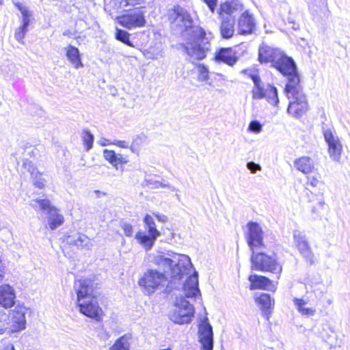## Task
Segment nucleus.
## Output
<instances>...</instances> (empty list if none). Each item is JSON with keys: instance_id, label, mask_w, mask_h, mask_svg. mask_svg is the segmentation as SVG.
I'll list each match as a JSON object with an SVG mask.
<instances>
[{"instance_id": "1", "label": "nucleus", "mask_w": 350, "mask_h": 350, "mask_svg": "<svg viewBox=\"0 0 350 350\" xmlns=\"http://www.w3.org/2000/svg\"><path fill=\"white\" fill-rule=\"evenodd\" d=\"M274 67L288 79L285 87L286 96L290 100L287 112L296 118L302 116L308 111V105L299 85L295 62L293 58L282 53Z\"/></svg>"}, {"instance_id": "2", "label": "nucleus", "mask_w": 350, "mask_h": 350, "mask_svg": "<svg viewBox=\"0 0 350 350\" xmlns=\"http://www.w3.org/2000/svg\"><path fill=\"white\" fill-rule=\"evenodd\" d=\"M183 294L177 297L173 310L169 314L170 319L177 324L189 323L195 313V308L186 298H196L200 294L197 272L187 278L183 284Z\"/></svg>"}, {"instance_id": "3", "label": "nucleus", "mask_w": 350, "mask_h": 350, "mask_svg": "<svg viewBox=\"0 0 350 350\" xmlns=\"http://www.w3.org/2000/svg\"><path fill=\"white\" fill-rule=\"evenodd\" d=\"M77 295V305L84 315L100 320L101 308L94 295V282L90 279H80L75 282Z\"/></svg>"}, {"instance_id": "4", "label": "nucleus", "mask_w": 350, "mask_h": 350, "mask_svg": "<svg viewBox=\"0 0 350 350\" xmlns=\"http://www.w3.org/2000/svg\"><path fill=\"white\" fill-rule=\"evenodd\" d=\"M168 255L170 257H166L161 254L154 255L150 261L164 272H170L171 278L181 279L191 265L190 258L185 254L175 253Z\"/></svg>"}, {"instance_id": "5", "label": "nucleus", "mask_w": 350, "mask_h": 350, "mask_svg": "<svg viewBox=\"0 0 350 350\" xmlns=\"http://www.w3.org/2000/svg\"><path fill=\"white\" fill-rule=\"evenodd\" d=\"M241 11V5L237 4L232 5L231 1L220 5L217 14L219 33L223 39L228 40L234 36L236 31V19Z\"/></svg>"}, {"instance_id": "6", "label": "nucleus", "mask_w": 350, "mask_h": 350, "mask_svg": "<svg viewBox=\"0 0 350 350\" xmlns=\"http://www.w3.org/2000/svg\"><path fill=\"white\" fill-rule=\"evenodd\" d=\"M193 33V40L187 42L185 50L191 57L201 60L206 56V53L209 50V43L205 37L206 32L202 27H194Z\"/></svg>"}, {"instance_id": "7", "label": "nucleus", "mask_w": 350, "mask_h": 350, "mask_svg": "<svg viewBox=\"0 0 350 350\" xmlns=\"http://www.w3.org/2000/svg\"><path fill=\"white\" fill-rule=\"evenodd\" d=\"M167 17L172 29L178 32H183L192 27L193 18L189 12L180 5L169 8Z\"/></svg>"}, {"instance_id": "8", "label": "nucleus", "mask_w": 350, "mask_h": 350, "mask_svg": "<svg viewBox=\"0 0 350 350\" xmlns=\"http://www.w3.org/2000/svg\"><path fill=\"white\" fill-rule=\"evenodd\" d=\"M251 262L252 269L256 271H269L279 275L282 272V266L277 262L275 255H267L264 252L255 254L253 251Z\"/></svg>"}, {"instance_id": "9", "label": "nucleus", "mask_w": 350, "mask_h": 350, "mask_svg": "<svg viewBox=\"0 0 350 350\" xmlns=\"http://www.w3.org/2000/svg\"><path fill=\"white\" fill-rule=\"evenodd\" d=\"M144 222L148 234L145 232H138L135 234V239L146 251H148L152 249L156 240L161 235V232L157 229L156 224L151 215H146Z\"/></svg>"}, {"instance_id": "10", "label": "nucleus", "mask_w": 350, "mask_h": 350, "mask_svg": "<svg viewBox=\"0 0 350 350\" xmlns=\"http://www.w3.org/2000/svg\"><path fill=\"white\" fill-rule=\"evenodd\" d=\"M30 205L35 209H40L43 211H47L48 224L52 230L63 224L64 221V216L59 213V211L55 207L51 206V202L46 199L32 200Z\"/></svg>"}, {"instance_id": "11", "label": "nucleus", "mask_w": 350, "mask_h": 350, "mask_svg": "<svg viewBox=\"0 0 350 350\" xmlns=\"http://www.w3.org/2000/svg\"><path fill=\"white\" fill-rule=\"evenodd\" d=\"M232 5H240L241 11L237 14V32L239 35L252 34L256 28V23L252 13L245 10L241 0H232Z\"/></svg>"}, {"instance_id": "12", "label": "nucleus", "mask_w": 350, "mask_h": 350, "mask_svg": "<svg viewBox=\"0 0 350 350\" xmlns=\"http://www.w3.org/2000/svg\"><path fill=\"white\" fill-rule=\"evenodd\" d=\"M166 281L167 278L163 273L154 269H148L139 280V284L150 294L159 286H164Z\"/></svg>"}, {"instance_id": "13", "label": "nucleus", "mask_w": 350, "mask_h": 350, "mask_svg": "<svg viewBox=\"0 0 350 350\" xmlns=\"http://www.w3.org/2000/svg\"><path fill=\"white\" fill-rule=\"evenodd\" d=\"M248 232L246 235L247 243L253 252L255 249L263 247V232L261 226L254 221L247 224Z\"/></svg>"}, {"instance_id": "14", "label": "nucleus", "mask_w": 350, "mask_h": 350, "mask_svg": "<svg viewBox=\"0 0 350 350\" xmlns=\"http://www.w3.org/2000/svg\"><path fill=\"white\" fill-rule=\"evenodd\" d=\"M325 140L328 145V152L331 159L338 161L342 150V144L338 137L334 135L330 129L323 128Z\"/></svg>"}, {"instance_id": "15", "label": "nucleus", "mask_w": 350, "mask_h": 350, "mask_svg": "<svg viewBox=\"0 0 350 350\" xmlns=\"http://www.w3.org/2000/svg\"><path fill=\"white\" fill-rule=\"evenodd\" d=\"M118 22L122 26L129 29L143 27L146 23L144 12L142 9H137L119 17Z\"/></svg>"}, {"instance_id": "16", "label": "nucleus", "mask_w": 350, "mask_h": 350, "mask_svg": "<svg viewBox=\"0 0 350 350\" xmlns=\"http://www.w3.org/2000/svg\"><path fill=\"white\" fill-rule=\"evenodd\" d=\"M26 312L27 309L23 306H18L13 310L8 312L10 317V323L12 333L19 332L25 328Z\"/></svg>"}, {"instance_id": "17", "label": "nucleus", "mask_w": 350, "mask_h": 350, "mask_svg": "<svg viewBox=\"0 0 350 350\" xmlns=\"http://www.w3.org/2000/svg\"><path fill=\"white\" fill-rule=\"evenodd\" d=\"M294 243L300 254L304 258L312 264L313 262V253L306 239L305 234L298 230L293 231Z\"/></svg>"}, {"instance_id": "18", "label": "nucleus", "mask_w": 350, "mask_h": 350, "mask_svg": "<svg viewBox=\"0 0 350 350\" xmlns=\"http://www.w3.org/2000/svg\"><path fill=\"white\" fill-rule=\"evenodd\" d=\"M282 53L280 49L262 44L258 49V61L261 64L270 62L274 67L279 58H281Z\"/></svg>"}, {"instance_id": "19", "label": "nucleus", "mask_w": 350, "mask_h": 350, "mask_svg": "<svg viewBox=\"0 0 350 350\" xmlns=\"http://www.w3.org/2000/svg\"><path fill=\"white\" fill-rule=\"evenodd\" d=\"M199 342L202 345V350H213V327L209 323L204 321L199 327Z\"/></svg>"}, {"instance_id": "20", "label": "nucleus", "mask_w": 350, "mask_h": 350, "mask_svg": "<svg viewBox=\"0 0 350 350\" xmlns=\"http://www.w3.org/2000/svg\"><path fill=\"white\" fill-rule=\"evenodd\" d=\"M103 157L116 170L124 171L123 165L128 162V158L122 154L116 153L114 150L105 149L103 150Z\"/></svg>"}, {"instance_id": "21", "label": "nucleus", "mask_w": 350, "mask_h": 350, "mask_svg": "<svg viewBox=\"0 0 350 350\" xmlns=\"http://www.w3.org/2000/svg\"><path fill=\"white\" fill-rule=\"evenodd\" d=\"M16 294L12 286L9 284L0 286V306L9 308L15 304Z\"/></svg>"}, {"instance_id": "22", "label": "nucleus", "mask_w": 350, "mask_h": 350, "mask_svg": "<svg viewBox=\"0 0 350 350\" xmlns=\"http://www.w3.org/2000/svg\"><path fill=\"white\" fill-rule=\"evenodd\" d=\"M217 62H223L230 66H233L238 61V57L232 48H221L215 55Z\"/></svg>"}, {"instance_id": "23", "label": "nucleus", "mask_w": 350, "mask_h": 350, "mask_svg": "<svg viewBox=\"0 0 350 350\" xmlns=\"http://www.w3.org/2000/svg\"><path fill=\"white\" fill-rule=\"evenodd\" d=\"M293 304L299 313L306 317H312L316 314V309L313 307H308V297H295L293 299Z\"/></svg>"}, {"instance_id": "24", "label": "nucleus", "mask_w": 350, "mask_h": 350, "mask_svg": "<svg viewBox=\"0 0 350 350\" xmlns=\"http://www.w3.org/2000/svg\"><path fill=\"white\" fill-rule=\"evenodd\" d=\"M67 241L69 244L75 245L78 248L89 250L92 245L90 239L86 235L80 233L68 236Z\"/></svg>"}, {"instance_id": "25", "label": "nucleus", "mask_w": 350, "mask_h": 350, "mask_svg": "<svg viewBox=\"0 0 350 350\" xmlns=\"http://www.w3.org/2000/svg\"><path fill=\"white\" fill-rule=\"evenodd\" d=\"M294 165L297 170L305 174L311 173L314 168L312 159L306 156L295 159Z\"/></svg>"}, {"instance_id": "26", "label": "nucleus", "mask_w": 350, "mask_h": 350, "mask_svg": "<svg viewBox=\"0 0 350 350\" xmlns=\"http://www.w3.org/2000/svg\"><path fill=\"white\" fill-rule=\"evenodd\" d=\"M249 281L251 282V290L266 289L271 284V281L268 278L256 274L251 275L249 277Z\"/></svg>"}, {"instance_id": "27", "label": "nucleus", "mask_w": 350, "mask_h": 350, "mask_svg": "<svg viewBox=\"0 0 350 350\" xmlns=\"http://www.w3.org/2000/svg\"><path fill=\"white\" fill-rule=\"evenodd\" d=\"M256 301L260 306L264 315L268 319L269 315L271 312V310L274 304V300L271 297L270 295L262 293L259 297L256 298Z\"/></svg>"}, {"instance_id": "28", "label": "nucleus", "mask_w": 350, "mask_h": 350, "mask_svg": "<svg viewBox=\"0 0 350 350\" xmlns=\"http://www.w3.org/2000/svg\"><path fill=\"white\" fill-rule=\"evenodd\" d=\"M66 57L70 62L74 66L75 68L83 67V64L81 62V55L79 49L72 45H69L66 49Z\"/></svg>"}, {"instance_id": "29", "label": "nucleus", "mask_w": 350, "mask_h": 350, "mask_svg": "<svg viewBox=\"0 0 350 350\" xmlns=\"http://www.w3.org/2000/svg\"><path fill=\"white\" fill-rule=\"evenodd\" d=\"M23 165L25 168L27 169L31 173V176L34 178L35 181L33 185L39 189L44 188V187L45 186L46 180L42 178H38V179H36L38 173L36 172V169L34 167L31 161L26 160L24 162Z\"/></svg>"}, {"instance_id": "30", "label": "nucleus", "mask_w": 350, "mask_h": 350, "mask_svg": "<svg viewBox=\"0 0 350 350\" xmlns=\"http://www.w3.org/2000/svg\"><path fill=\"white\" fill-rule=\"evenodd\" d=\"M267 87L265 88L261 79L254 83L252 90L254 99H262L266 97Z\"/></svg>"}, {"instance_id": "31", "label": "nucleus", "mask_w": 350, "mask_h": 350, "mask_svg": "<svg viewBox=\"0 0 350 350\" xmlns=\"http://www.w3.org/2000/svg\"><path fill=\"white\" fill-rule=\"evenodd\" d=\"M10 321V314L5 310L0 309V334L12 333Z\"/></svg>"}, {"instance_id": "32", "label": "nucleus", "mask_w": 350, "mask_h": 350, "mask_svg": "<svg viewBox=\"0 0 350 350\" xmlns=\"http://www.w3.org/2000/svg\"><path fill=\"white\" fill-rule=\"evenodd\" d=\"M265 98L270 104L276 106L279 103L277 88L270 84H268L267 85Z\"/></svg>"}, {"instance_id": "33", "label": "nucleus", "mask_w": 350, "mask_h": 350, "mask_svg": "<svg viewBox=\"0 0 350 350\" xmlns=\"http://www.w3.org/2000/svg\"><path fill=\"white\" fill-rule=\"evenodd\" d=\"M141 0H113L111 3L114 5L116 12H120V10L131 5L135 6L140 4Z\"/></svg>"}, {"instance_id": "34", "label": "nucleus", "mask_w": 350, "mask_h": 350, "mask_svg": "<svg viewBox=\"0 0 350 350\" xmlns=\"http://www.w3.org/2000/svg\"><path fill=\"white\" fill-rule=\"evenodd\" d=\"M111 350H129V343L126 335L116 340L113 345L111 347Z\"/></svg>"}, {"instance_id": "35", "label": "nucleus", "mask_w": 350, "mask_h": 350, "mask_svg": "<svg viewBox=\"0 0 350 350\" xmlns=\"http://www.w3.org/2000/svg\"><path fill=\"white\" fill-rule=\"evenodd\" d=\"M130 34L125 30L117 29L116 32V38L129 46H133L129 40Z\"/></svg>"}, {"instance_id": "36", "label": "nucleus", "mask_w": 350, "mask_h": 350, "mask_svg": "<svg viewBox=\"0 0 350 350\" xmlns=\"http://www.w3.org/2000/svg\"><path fill=\"white\" fill-rule=\"evenodd\" d=\"M81 137H82L83 144L85 146L86 150L89 151L93 146V142H94L93 135L88 130H83Z\"/></svg>"}, {"instance_id": "37", "label": "nucleus", "mask_w": 350, "mask_h": 350, "mask_svg": "<svg viewBox=\"0 0 350 350\" xmlns=\"http://www.w3.org/2000/svg\"><path fill=\"white\" fill-rule=\"evenodd\" d=\"M241 73L250 78L253 83L256 82L258 80L260 79L259 72L258 70L255 68H250L244 69L241 71Z\"/></svg>"}, {"instance_id": "38", "label": "nucleus", "mask_w": 350, "mask_h": 350, "mask_svg": "<svg viewBox=\"0 0 350 350\" xmlns=\"http://www.w3.org/2000/svg\"><path fill=\"white\" fill-rule=\"evenodd\" d=\"M28 25H25L22 24L16 29L14 38L18 42L23 43V40L25 38L27 32L28 31Z\"/></svg>"}, {"instance_id": "39", "label": "nucleus", "mask_w": 350, "mask_h": 350, "mask_svg": "<svg viewBox=\"0 0 350 350\" xmlns=\"http://www.w3.org/2000/svg\"><path fill=\"white\" fill-rule=\"evenodd\" d=\"M198 73V80L199 81H206L208 79V70L204 64H199L197 67Z\"/></svg>"}, {"instance_id": "40", "label": "nucleus", "mask_w": 350, "mask_h": 350, "mask_svg": "<svg viewBox=\"0 0 350 350\" xmlns=\"http://www.w3.org/2000/svg\"><path fill=\"white\" fill-rule=\"evenodd\" d=\"M22 15V24L29 26L32 12L29 10L27 8L21 11Z\"/></svg>"}, {"instance_id": "41", "label": "nucleus", "mask_w": 350, "mask_h": 350, "mask_svg": "<svg viewBox=\"0 0 350 350\" xmlns=\"http://www.w3.org/2000/svg\"><path fill=\"white\" fill-rule=\"evenodd\" d=\"M262 125L258 120H252L248 126V130L254 133H259L261 132Z\"/></svg>"}, {"instance_id": "42", "label": "nucleus", "mask_w": 350, "mask_h": 350, "mask_svg": "<svg viewBox=\"0 0 350 350\" xmlns=\"http://www.w3.org/2000/svg\"><path fill=\"white\" fill-rule=\"evenodd\" d=\"M148 183V185L150 186L151 188H165V187H168L170 188L172 191H175V188L174 187H171L170 185H165L164 183H162L159 181H157V180H149L147 181Z\"/></svg>"}, {"instance_id": "43", "label": "nucleus", "mask_w": 350, "mask_h": 350, "mask_svg": "<svg viewBox=\"0 0 350 350\" xmlns=\"http://www.w3.org/2000/svg\"><path fill=\"white\" fill-rule=\"evenodd\" d=\"M121 228L124 231V234L126 237H132L133 233V226L131 224L128 223H122Z\"/></svg>"}, {"instance_id": "44", "label": "nucleus", "mask_w": 350, "mask_h": 350, "mask_svg": "<svg viewBox=\"0 0 350 350\" xmlns=\"http://www.w3.org/2000/svg\"><path fill=\"white\" fill-rule=\"evenodd\" d=\"M247 168L250 171L252 174H255L257 171L262 170L261 166L254 163V161H250L247 163Z\"/></svg>"}, {"instance_id": "45", "label": "nucleus", "mask_w": 350, "mask_h": 350, "mask_svg": "<svg viewBox=\"0 0 350 350\" xmlns=\"http://www.w3.org/2000/svg\"><path fill=\"white\" fill-rule=\"evenodd\" d=\"M204 3L207 5L211 12H214L217 6V0H204Z\"/></svg>"}, {"instance_id": "46", "label": "nucleus", "mask_w": 350, "mask_h": 350, "mask_svg": "<svg viewBox=\"0 0 350 350\" xmlns=\"http://www.w3.org/2000/svg\"><path fill=\"white\" fill-rule=\"evenodd\" d=\"M308 185H310L312 187H316L318 186L319 183V180L314 177V176H308Z\"/></svg>"}, {"instance_id": "47", "label": "nucleus", "mask_w": 350, "mask_h": 350, "mask_svg": "<svg viewBox=\"0 0 350 350\" xmlns=\"http://www.w3.org/2000/svg\"><path fill=\"white\" fill-rule=\"evenodd\" d=\"M111 144L116 145L120 148H126L129 147V144L126 141L115 140Z\"/></svg>"}, {"instance_id": "48", "label": "nucleus", "mask_w": 350, "mask_h": 350, "mask_svg": "<svg viewBox=\"0 0 350 350\" xmlns=\"http://www.w3.org/2000/svg\"><path fill=\"white\" fill-rule=\"evenodd\" d=\"M98 336L100 337V338H101L103 340H107L109 338V333L107 331L104 330V329H102L98 334Z\"/></svg>"}, {"instance_id": "49", "label": "nucleus", "mask_w": 350, "mask_h": 350, "mask_svg": "<svg viewBox=\"0 0 350 350\" xmlns=\"http://www.w3.org/2000/svg\"><path fill=\"white\" fill-rule=\"evenodd\" d=\"M154 216L157 217V220L161 222H166L167 221V217L165 215L159 214V213H154Z\"/></svg>"}, {"instance_id": "50", "label": "nucleus", "mask_w": 350, "mask_h": 350, "mask_svg": "<svg viewBox=\"0 0 350 350\" xmlns=\"http://www.w3.org/2000/svg\"><path fill=\"white\" fill-rule=\"evenodd\" d=\"M112 142H109V141L105 138H101L98 141V144L101 146H106Z\"/></svg>"}, {"instance_id": "51", "label": "nucleus", "mask_w": 350, "mask_h": 350, "mask_svg": "<svg viewBox=\"0 0 350 350\" xmlns=\"http://www.w3.org/2000/svg\"><path fill=\"white\" fill-rule=\"evenodd\" d=\"M14 5L18 8V10L20 12L27 8L26 6H24L22 3H21L19 1H14Z\"/></svg>"}, {"instance_id": "52", "label": "nucleus", "mask_w": 350, "mask_h": 350, "mask_svg": "<svg viewBox=\"0 0 350 350\" xmlns=\"http://www.w3.org/2000/svg\"><path fill=\"white\" fill-rule=\"evenodd\" d=\"M307 1L309 3L317 4V3H323L325 1V0H307Z\"/></svg>"}, {"instance_id": "53", "label": "nucleus", "mask_w": 350, "mask_h": 350, "mask_svg": "<svg viewBox=\"0 0 350 350\" xmlns=\"http://www.w3.org/2000/svg\"><path fill=\"white\" fill-rule=\"evenodd\" d=\"M2 350H15L14 345L12 344L6 345Z\"/></svg>"}, {"instance_id": "54", "label": "nucleus", "mask_w": 350, "mask_h": 350, "mask_svg": "<svg viewBox=\"0 0 350 350\" xmlns=\"http://www.w3.org/2000/svg\"><path fill=\"white\" fill-rule=\"evenodd\" d=\"M63 35H64V36H68V37H70H70H72V35H73V34H72V33L71 32V31H70V30H66V31H64L63 32Z\"/></svg>"}, {"instance_id": "55", "label": "nucleus", "mask_w": 350, "mask_h": 350, "mask_svg": "<svg viewBox=\"0 0 350 350\" xmlns=\"http://www.w3.org/2000/svg\"><path fill=\"white\" fill-rule=\"evenodd\" d=\"M142 137H140L139 135H137L135 137V138L133 139V144H138V141H142Z\"/></svg>"}, {"instance_id": "56", "label": "nucleus", "mask_w": 350, "mask_h": 350, "mask_svg": "<svg viewBox=\"0 0 350 350\" xmlns=\"http://www.w3.org/2000/svg\"><path fill=\"white\" fill-rule=\"evenodd\" d=\"M158 56H162V53L161 51H159V53H157L156 55H154V57H152L153 59H157L158 58Z\"/></svg>"}, {"instance_id": "57", "label": "nucleus", "mask_w": 350, "mask_h": 350, "mask_svg": "<svg viewBox=\"0 0 350 350\" xmlns=\"http://www.w3.org/2000/svg\"><path fill=\"white\" fill-rule=\"evenodd\" d=\"M3 3V0H0V5H1Z\"/></svg>"}, {"instance_id": "58", "label": "nucleus", "mask_w": 350, "mask_h": 350, "mask_svg": "<svg viewBox=\"0 0 350 350\" xmlns=\"http://www.w3.org/2000/svg\"><path fill=\"white\" fill-rule=\"evenodd\" d=\"M133 146H134V144H132V146H131V150H132V152H134V150H133Z\"/></svg>"}, {"instance_id": "59", "label": "nucleus", "mask_w": 350, "mask_h": 350, "mask_svg": "<svg viewBox=\"0 0 350 350\" xmlns=\"http://www.w3.org/2000/svg\"><path fill=\"white\" fill-rule=\"evenodd\" d=\"M108 9V5L105 6V10H107Z\"/></svg>"}]
</instances>
